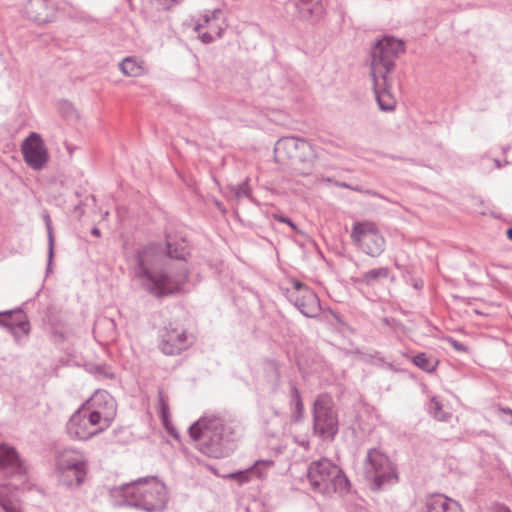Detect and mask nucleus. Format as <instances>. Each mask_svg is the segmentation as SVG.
<instances>
[{"instance_id":"nucleus-1","label":"nucleus","mask_w":512,"mask_h":512,"mask_svg":"<svg viewBox=\"0 0 512 512\" xmlns=\"http://www.w3.org/2000/svg\"><path fill=\"white\" fill-rule=\"evenodd\" d=\"M134 278L150 295L164 298L178 294L188 281L189 271L184 263L175 269L162 268L165 253L161 244L151 243L139 248L134 256Z\"/></svg>"},{"instance_id":"nucleus-2","label":"nucleus","mask_w":512,"mask_h":512,"mask_svg":"<svg viewBox=\"0 0 512 512\" xmlns=\"http://www.w3.org/2000/svg\"><path fill=\"white\" fill-rule=\"evenodd\" d=\"M234 429L225 413L205 414L189 427L190 437L204 454L223 458L233 450Z\"/></svg>"},{"instance_id":"nucleus-3","label":"nucleus","mask_w":512,"mask_h":512,"mask_svg":"<svg viewBox=\"0 0 512 512\" xmlns=\"http://www.w3.org/2000/svg\"><path fill=\"white\" fill-rule=\"evenodd\" d=\"M124 504L146 512H160L166 507L167 489L155 476L139 478L120 486Z\"/></svg>"},{"instance_id":"nucleus-4","label":"nucleus","mask_w":512,"mask_h":512,"mask_svg":"<svg viewBox=\"0 0 512 512\" xmlns=\"http://www.w3.org/2000/svg\"><path fill=\"white\" fill-rule=\"evenodd\" d=\"M276 162L290 165L300 175L312 172L315 162L313 146L305 139L288 136L280 138L274 147Z\"/></svg>"},{"instance_id":"nucleus-5","label":"nucleus","mask_w":512,"mask_h":512,"mask_svg":"<svg viewBox=\"0 0 512 512\" xmlns=\"http://www.w3.org/2000/svg\"><path fill=\"white\" fill-rule=\"evenodd\" d=\"M307 477L311 488L322 494L344 492L349 485L342 470L326 458L312 462Z\"/></svg>"},{"instance_id":"nucleus-6","label":"nucleus","mask_w":512,"mask_h":512,"mask_svg":"<svg viewBox=\"0 0 512 512\" xmlns=\"http://www.w3.org/2000/svg\"><path fill=\"white\" fill-rule=\"evenodd\" d=\"M339 432V420L331 396L319 394L312 408V434L323 442L334 441Z\"/></svg>"},{"instance_id":"nucleus-7","label":"nucleus","mask_w":512,"mask_h":512,"mask_svg":"<svg viewBox=\"0 0 512 512\" xmlns=\"http://www.w3.org/2000/svg\"><path fill=\"white\" fill-rule=\"evenodd\" d=\"M404 52V43L394 37L385 36L378 40L370 52L372 80L388 79L395 67V61Z\"/></svg>"},{"instance_id":"nucleus-8","label":"nucleus","mask_w":512,"mask_h":512,"mask_svg":"<svg viewBox=\"0 0 512 512\" xmlns=\"http://www.w3.org/2000/svg\"><path fill=\"white\" fill-rule=\"evenodd\" d=\"M364 475L372 490H381L398 479L396 468L389 457L378 448L368 450L364 461Z\"/></svg>"},{"instance_id":"nucleus-9","label":"nucleus","mask_w":512,"mask_h":512,"mask_svg":"<svg viewBox=\"0 0 512 512\" xmlns=\"http://www.w3.org/2000/svg\"><path fill=\"white\" fill-rule=\"evenodd\" d=\"M56 468L62 484H71L69 474L76 475L77 483H83L87 474L86 456L73 448L59 450L56 454Z\"/></svg>"},{"instance_id":"nucleus-10","label":"nucleus","mask_w":512,"mask_h":512,"mask_svg":"<svg viewBox=\"0 0 512 512\" xmlns=\"http://www.w3.org/2000/svg\"><path fill=\"white\" fill-rule=\"evenodd\" d=\"M351 239L362 252L371 257H378L385 250L386 241L373 222H355Z\"/></svg>"},{"instance_id":"nucleus-11","label":"nucleus","mask_w":512,"mask_h":512,"mask_svg":"<svg viewBox=\"0 0 512 512\" xmlns=\"http://www.w3.org/2000/svg\"><path fill=\"white\" fill-rule=\"evenodd\" d=\"M286 297L302 315L307 318L318 317L321 304L317 294L299 280H292V288L286 290Z\"/></svg>"},{"instance_id":"nucleus-12","label":"nucleus","mask_w":512,"mask_h":512,"mask_svg":"<svg viewBox=\"0 0 512 512\" xmlns=\"http://www.w3.org/2000/svg\"><path fill=\"white\" fill-rule=\"evenodd\" d=\"M21 150L25 162L34 170H40L48 161V152L41 136L32 132L23 141Z\"/></svg>"},{"instance_id":"nucleus-13","label":"nucleus","mask_w":512,"mask_h":512,"mask_svg":"<svg viewBox=\"0 0 512 512\" xmlns=\"http://www.w3.org/2000/svg\"><path fill=\"white\" fill-rule=\"evenodd\" d=\"M190 344L184 329L169 325L160 332L159 348L165 355H178Z\"/></svg>"},{"instance_id":"nucleus-14","label":"nucleus","mask_w":512,"mask_h":512,"mask_svg":"<svg viewBox=\"0 0 512 512\" xmlns=\"http://www.w3.org/2000/svg\"><path fill=\"white\" fill-rule=\"evenodd\" d=\"M66 430L72 439L88 440L95 436V432L89 427L83 408L73 413L66 424Z\"/></svg>"},{"instance_id":"nucleus-15","label":"nucleus","mask_w":512,"mask_h":512,"mask_svg":"<svg viewBox=\"0 0 512 512\" xmlns=\"http://www.w3.org/2000/svg\"><path fill=\"white\" fill-rule=\"evenodd\" d=\"M423 512H463V510L457 501L443 494H431L425 498Z\"/></svg>"},{"instance_id":"nucleus-16","label":"nucleus","mask_w":512,"mask_h":512,"mask_svg":"<svg viewBox=\"0 0 512 512\" xmlns=\"http://www.w3.org/2000/svg\"><path fill=\"white\" fill-rule=\"evenodd\" d=\"M394 280L391 275V270L388 267H378L370 269L362 273L358 277H352L351 280L354 285L367 286L374 288L383 283L386 279Z\"/></svg>"},{"instance_id":"nucleus-17","label":"nucleus","mask_w":512,"mask_h":512,"mask_svg":"<svg viewBox=\"0 0 512 512\" xmlns=\"http://www.w3.org/2000/svg\"><path fill=\"white\" fill-rule=\"evenodd\" d=\"M25 11L27 17L38 24L48 23L53 17V9L49 5V0H29Z\"/></svg>"},{"instance_id":"nucleus-18","label":"nucleus","mask_w":512,"mask_h":512,"mask_svg":"<svg viewBox=\"0 0 512 512\" xmlns=\"http://www.w3.org/2000/svg\"><path fill=\"white\" fill-rule=\"evenodd\" d=\"M373 89L379 108L382 111L394 110L396 99L390 92L389 78L373 80Z\"/></svg>"},{"instance_id":"nucleus-19","label":"nucleus","mask_w":512,"mask_h":512,"mask_svg":"<svg viewBox=\"0 0 512 512\" xmlns=\"http://www.w3.org/2000/svg\"><path fill=\"white\" fill-rule=\"evenodd\" d=\"M3 314H5V316H11L12 314L17 316V322H4L2 320L1 324V326L7 328L10 331L17 343L20 342L21 337L19 331H21L22 335L24 336L29 335L31 330L30 323L28 317L21 309L4 311Z\"/></svg>"},{"instance_id":"nucleus-20","label":"nucleus","mask_w":512,"mask_h":512,"mask_svg":"<svg viewBox=\"0 0 512 512\" xmlns=\"http://www.w3.org/2000/svg\"><path fill=\"white\" fill-rule=\"evenodd\" d=\"M0 468H9L14 474L25 473V467L23 466L16 449L4 443H0Z\"/></svg>"},{"instance_id":"nucleus-21","label":"nucleus","mask_w":512,"mask_h":512,"mask_svg":"<svg viewBox=\"0 0 512 512\" xmlns=\"http://www.w3.org/2000/svg\"><path fill=\"white\" fill-rule=\"evenodd\" d=\"M296 6L299 16L304 20L317 21L324 14L321 0H297Z\"/></svg>"},{"instance_id":"nucleus-22","label":"nucleus","mask_w":512,"mask_h":512,"mask_svg":"<svg viewBox=\"0 0 512 512\" xmlns=\"http://www.w3.org/2000/svg\"><path fill=\"white\" fill-rule=\"evenodd\" d=\"M115 411L114 409L109 412L102 414L99 410L88 411L85 409L86 420L95 435L108 428L111 421L113 420Z\"/></svg>"},{"instance_id":"nucleus-23","label":"nucleus","mask_w":512,"mask_h":512,"mask_svg":"<svg viewBox=\"0 0 512 512\" xmlns=\"http://www.w3.org/2000/svg\"><path fill=\"white\" fill-rule=\"evenodd\" d=\"M158 399H159V416L163 423V426L165 427V429L171 436L177 438L178 434L170 421L168 399L164 395L162 389H160L158 391Z\"/></svg>"},{"instance_id":"nucleus-24","label":"nucleus","mask_w":512,"mask_h":512,"mask_svg":"<svg viewBox=\"0 0 512 512\" xmlns=\"http://www.w3.org/2000/svg\"><path fill=\"white\" fill-rule=\"evenodd\" d=\"M165 253V259L166 258H174L177 260H185L186 256L188 255L187 247L184 244V241H172L169 237H167L166 240V251Z\"/></svg>"},{"instance_id":"nucleus-25","label":"nucleus","mask_w":512,"mask_h":512,"mask_svg":"<svg viewBox=\"0 0 512 512\" xmlns=\"http://www.w3.org/2000/svg\"><path fill=\"white\" fill-rule=\"evenodd\" d=\"M413 363L421 370L432 373L436 370L438 360L433 356H428L426 353L421 352L413 357Z\"/></svg>"},{"instance_id":"nucleus-26","label":"nucleus","mask_w":512,"mask_h":512,"mask_svg":"<svg viewBox=\"0 0 512 512\" xmlns=\"http://www.w3.org/2000/svg\"><path fill=\"white\" fill-rule=\"evenodd\" d=\"M119 66L122 73L130 77L140 76L143 72V67L132 57H126Z\"/></svg>"},{"instance_id":"nucleus-27","label":"nucleus","mask_w":512,"mask_h":512,"mask_svg":"<svg viewBox=\"0 0 512 512\" xmlns=\"http://www.w3.org/2000/svg\"><path fill=\"white\" fill-rule=\"evenodd\" d=\"M292 402H294V411L291 419L293 422H300L304 417V406L301 395L295 385H292Z\"/></svg>"},{"instance_id":"nucleus-28","label":"nucleus","mask_w":512,"mask_h":512,"mask_svg":"<svg viewBox=\"0 0 512 512\" xmlns=\"http://www.w3.org/2000/svg\"><path fill=\"white\" fill-rule=\"evenodd\" d=\"M0 507L5 512H11L17 507L8 495L7 485H0Z\"/></svg>"},{"instance_id":"nucleus-29","label":"nucleus","mask_w":512,"mask_h":512,"mask_svg":"<svg viewBox=\"0 0 512 512\" xmlns=\"http://www.w3.org/2000/svg\"><path fill=\"white\" fill-rule=\"evenodd\" d=\"M46 227L48 232V263L46 271L49 273L52 268V261L54 258V236L52 233L51 223L49 217L46 218Z\"/></svg>"},{"instance_id":"nucleus-30","label":"nucleus","mask_w":512,"mask_h":512,"mask_svg":"<svg viewBox=\"0 0 512 512\" xmlns=\"http://www.w3.org/2000/svg\"><path fill=\"white\" fill-rule=\"evenodd\" d=\"M429 412L436 420L445 421L447 419V413L443 411L442 404L435 397L430 401Z\"/></svg>"},{"instance_id":"nucleus-31","label":"nucleus","mask_w":512,"mask_h":512,"mask_svg":"<svg viewBox=\"0 0 512 512\" xmlns=\"http://www.w3.org/2000/svg\"><path fill=\"white\" fill-rule=\"evenodd\" d=\"M232 191L234 192V195L237 199H240L242 197H248L250 194L248 180L246 179L241 184L232 187Z\"/></svg>"},{"instance_id":"nucleus-32","label":"nucleus","mask_w":512,"mask_h":512,"mask_svg":"<svg viewBox=\"0 0 512 512\" xmlns=\"http://www.w3.org/2000/svg\"><path fill=\"white\" fill-rule=\"evenodd\" d=\"M448 343L458 352H467L468 348L461 342L455 340L454 338H448Z\"/></svg>"},{"instance_id":"nucleus-33","label":"nucleus","mask_w":512,"mask_h":512,"mask_svg":"<svg viewBox=\"0 0 512 512\" xmlns=\"http://www.w3.org/2000/svg\"><path fill=\"white\" fill-rule=\"evenodd\" d=\"M273 218L276 221L288 224L293 230L297 231V226L292 222V220L290 218L285 217V216L280 215V214H274Z\"/></svg>"},{"instance_id":"nucleus-34","label":"nucleus","mask_w":512,"mask_h":512,"mask_svg":"<svg viewBox=\"0 0 512 512\" xmlns=\"http://www.w3.org/2000/svg\"><path fill=\"white\" fill-rule=\"evenodd\" d=\"M260 464H265V465H272V461H266V462H257L256 465L254 467H252L249 471H247V473H250V474H255L257 477H262V474L259 472V469H258V466Z\"/></svg>"},{"instance_id":"nucleus-35","label":"nucleus","mask_w":512,"mask_h":512,"mask_svg":"<svg viewBox=\"0 0 512 512\" xmlns=\"http://www.w3.org/2000/svg\"><path fill=\"white\" fill-rule=\"evenodd\" d=\"M490 512H511L508 507L502 504H495L491 507Z\"/></svg>"},{"instance_id":"nucleus-36","label":"nucleus","mask_w":512,"mask_h":512,"mask_svg":"<svg viewBox=\"0 0 512 512\" xmlns=\"http://www.w3.org/2000/svg\"><path fill=\"white\" fill-rule=\"evenodd\" d=\"M159 4L164 8H170L174 4L180 3L182 0H158Z\"/></svg>"},{"instance_id":"nucleus-37","label":"nucleus","mask_w":512,"mask_h":512,"mask_svg":"<svg viewBox=\"0 0 512 512\" xmlns=\"http://www.w3.org/2000/svg\"><path fill=\"white\" fill-rule=\"evenodd\" d=\"M411 285L416 290H421L423 288V281L419 278H413V279H411Z\"/></svg>"},{"instance_id":"nucleus-38","label":"nucleus","mask_w":512,"mask_h":512,"mask_svg":"<svg viewBox=\"0 0 512 512\" xmlns=\"http://www.w3.org/2000/svg\"><path fill=\"white\" fill-rule=\"evenodd\" d=\"M340 186L344 187V188H347V189H351V190L356 191V192H360V193L363 192V188L361 186H358V185L357 186H352V185H350L348 183H341Z\"/></svg>"},{"instance_id":"nucleus-39","label":"nucleus","mask_w":512,"mask_h":512,"mask_svg":"<svg viewBox=\"0 0 512 512\" xmlns=\"http://www.w3.org/2000/svg\"><path fill=\"white\" fill-rule=\"evenodd\" d=\"M69 478L71 479V484H64L67 487H79L83 484V483H77L76 475L69 474Z\"/></svg>"},{"instance_id":"nucleus-40","label":"nucleus","mask_w":512,"mask_h":512,"mask_svg":"<svg viewBox=\"0 0 512 512\" xmlns=\"http://www.w3.org/2000/svg\"><path fill=\"white\" fill-rule=\"evenodd\" d=\"M362 193H364L366 195L373 196V197H378V198L384 199V196H382L380 193H378L377 191H374V190L363 189Z\"/></svg>"},{"instance_id":"nucleus-41","label":"nucleus","mask_w":512,"mask_h":512,"mask_svg":"<svg viewBox=\"0 0 512 512\" xmlns=\"http://www.w3.org/2000/svg\"><path fill=\"white\" fill-rule=\"evenodd\" d=\"M382 322H383L384 325H386L388 327H391V328H394V326L397 325L396 320L393 319V318H387V317L383 318Z\"/></svg>"},{"instance_id":"nucleus-42","label":"nucleus","mask_w":512,"mask_h":512,"mask_svg":"<svg viewBox=\"0 0 512 512\" xmlns=\"http://www.w3.org/2000/svg\"><path fill=\"white\" fill-rule=\"evenodd\" d=\"M200 38L203 43H211L214 40L213 36L209 33H203L202 35H200Z\"/></svg>"},{"instance_id":"nucleus-43","label":"nucleus","mask_w":512,"mask_h":512,"mask_svg":"<svg viewBox=\"0 0 512 512\" xmlns=\"http://www.w3.org/2000/svg\"><path fill=\"white\" fill-rule=\"evenodd\" d=\"M91 233H92V235H94L95 237H99V236L101 235L100 229H99V228H97V227L92 228Z\"/></svg>"},{"instance_id":"nucleus-44","label":"nucleus","mask_w":512,"mask_h":512,"mask_svg":"<svg viewBox=\"0 0 512 512\" xmlns=\"http://www.w3.org/2000/svg\"><path fill=\"white\" fill-rule=\"evenodd\" d=\"M8 319L3 320L4 322H17V316L12 314L11 316H7Z\"/></svg>"},{"instance_id":"nucleus-45","label":"nucleus","mask_w":512,"mask_h":512,"mask_svg":"<svg viewBox=\"0 0 512 512\" xmlns=\"http://www.w3.org/2000/svg\"><path fill=\"white\" fill-rule=\"evenodd\" d=\"M500 411L505 413V414H509V415L512 416V409H510L508 407L507 408H501Z\"/></svg>"},{"instance_id":"nucleus-46","label":"nucleus","mask_w":512,"mask_h":512,"mask_svg":"<svg viewBox=\"0 0 512 512\" xmlns=\"http://www.w3.org/2000/svg\"><path fill=\"white\" fill-rule=\"evenodd\" d=\"M239 477H240V481L243 482V481H247V477L245 476V474L243 472H240L239 474Z\"/></svg>"},{"instance_id":"nucleus-47","label":"nucleus","mask_w":512,"mask_h":512,"mask_svg":"<svg viewBox=\"0 0 512 512\" xmlns=\"http://www.w3.org/2000/svg\"><path fill=\"white\" fill-rule=\"evenodd\" d=\"M506 235L508 239L512 241V228L507 229Z\"/></svg>"},{"instance_id":"nucleus-48","label":"nucleus","mask_w":512,"mask_h":512,"mask_svg":"<svg viewBox=\"0 0 512 512\" xmlns=\"http://www.w3.org/2000/svg\"><path fill=\"white\" fill-rule=\"evenodd\" d=\"M107 396L109 397L111 407L113 408V407H114V401H113V398H112V397H110L109 395H107Z\"/></svg>"},{"instance_id":"nucleus-49","label":"nucleus","mask_w":512,"mask_h":512,"mask_svg":"<svg viewBox=\"0 0 512 512\" xmlns=\"http://www.w3.org/2000/svg\"><path fill=\"white\" fill-rule=\"evenodd\" d=\"M11 512H23L21 509H19L18 507H16L13 511Z\"/></svg>"},{"instance_id":"nucleus-50","label":"nucleus","mask_w":512,"mask_h":512,"mask_svg":"<svg viewBox=\"0 0 512 512\" xmlns=\"http://www.w3.org/2000/svg\"><path fill=\"white\" fill-rule=\"evenodd\" d=\"M218 12H219V10H215V11H214V15H213V16H214V17H215V16H217V13H218Z\"/></svg>"},{"instance_id":"nucleus-51","label":"nucleus","mask_w":512,"mask_h":512,"mask_svg":"<svg viewBox=\"0 0 512 512\" xmlns=\"http://www.w3.org/2000/svg\"><path fill=\"white\" fill-rule=\"evenodd\" d=\"M496 165H497L498 167H500V166H501V165H500V163H499V161H496Z\"/></svg>"}]
</instances>
